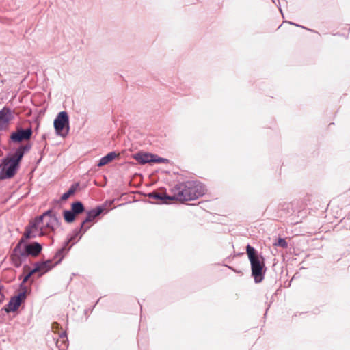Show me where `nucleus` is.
I'll use <instances>...</instances> for the list:
<instances>
[{
  "mask_svg": "<svg viewBox=\"0 0 350 350\" xmlns=\"http://www.w3.org/2000/svg\"><path fill=\"white\" fill-rule=\"evenodd\" d=\"M90 226H83V228H81L80 226L79 228L75 229L72 234L68 236L66 241L64 242V244L69 247V243L72 242L71 245H75L76 242L81 239L83 234L90 228Z\"/></svg>",
  "mask_w": 350,
  "mask_h": 350,
  "instance_id": "9",
  "label": "nucleus"
},
{
  "mask_svg": "<svg viewBox=\"0 0 350 350\" xmlns=\"http://www.w3.org/2000/svg\"><path fill=\"white\" fill-rule=\"evenodd\" d=\"M288 23H289V24H291V25H295V26H297V27H302V28H305L304 27L301 26V25H297V24H295V23H293V22H288Z\"/></svg>",
  "mask_w": 350,
  "mask_h": 350,
  "instance_id": "27",
  "label": "nucleus"
},
{
  "mask_svg": "<svg viewBox=\"0 0 350 350\" xmlns=\"http://www.w3.org/2000/svg\"><path fill=\"white\" fill-rule=\"evenodd\" d=\"M246 252L251 265L252 276L254 278V282L258 284L264 280L267 271L265 258L249 244L246 247Z\"/></svg>",
  "mask_w": 350,
  "mask_h": 350,
  "instance_id": "3",
  "label": "nucleus"
},
{
  "mask_svg": "<svg viewBox=\"0 0 350 350\" xmlns=\"http://www.w3.org/2000/svg\"><path fill=\"white\" fill-rule=\"evenodd\" d=\"M176 200H194L205 193L203 184L198 181L189 180L177 184L173 189Z\"/></svg>",
  "mask_w": 350,
  "mask_h": 350,
  "instance_id": "2",
  "label": "nucleus"
},
{
  "mask_svg": "<svg viewBox=\"0 0 350 350\" xmlns=\"http://www.w3.org/2000/svg\"><path fill=\"white\" fill-rule=\"evenodd\" d=\"M168 162V159L165 158L159 157L157 155L154 154V158H152V163H165Z\"/></svg>",
  "mask_w": 350,
  "mask_h": 350,
  "instance_id": "25",
  "label": "nucleus"
},
{
  "mask_svg": "<svg viewBox=\"0 0 350 350\" xmlns=\"http://www.w3.org/2000/svg\"><path fill=\"white\" fill-rule=\"evenodd\" d=\"M72 247V245L68 247L64 243V245L59 248L54 255L53 259L56 260L55 265L59 264L62 260L64 259L65 255L68 252L70 248Z\"/></svg>",
  "mask_w": 350,
  "mask_h": 350,
  "instance_id": "15",
  "label": "nucleus"
},
{
  "mask_svg": "<svg viewBox=\"0 0 350 350\" xmlns=\"http://www.w3.org/2000/svg\"><path fill=\"white\" fill-rule=\"evenodd\" d=\"M79 183H75L72 184L68 189V190L62 194V196H61V200H66L70 196L73 195L77 191V189L79 187Z\"/></svg>",
  "mask_w": 350,
  "mask_h": 350,
  "instance_id": "19",
  "label": "nucleus"
},
{
  "mask_svg": "<svg viewBox=\"0 0 350 350\" xmlns=\"http://www.w3.org/2000/svg\"><path fill=\"white\" fill-rule=\"evenodd\" d=\"M14 118L13 111L7 107L0 110V131L4 130Z\"/></svg>",
  "mask_w": 350,
  "mask_h": 350,
  "instance_id": "8",
  "label": "nucleus"
},
{
  "mask_svg": "<svg viewBox=\"0 0 350 350\" xmlns=\"http://www.w3.org/2000/svg\"><path fill=\"white\" fill-rule=\"evenodd\" d=\"M119 154L116 153L115 151H112L109 152L105 156L101 157L97 163L98 167H103L109 163L111 162L113 159L118 157Z\"/></svg>",
  "mask_w": 350,
  "mask_h": 350,
  "instance_id": "16",
  "label": "nucleus"
},
{
  "mask_svg": "<svg viewBox=\"0 0 350 350\" xmlns=\"http://www.w3.org/2000/svg\"><path fill=\"white\" fill-rule=\"evenodd\" d=\"M272 1H273V3H275V0H272Z\"/></svg>",
  "mask_w": 350,
  "mask_h": 350,
  "instance_id": "29",
  "label": "nucleus"
},
{
  "mask_svg": "<svg viewBox=\"0 0 350 350\" xmlns=\"http://www.w3.org/2000/svg\"><path fill=\"white\" fill-rule=\"evenodd\" d=\"M275 245L282 248H286L288 247L287 241L284 238H279Z\"/></svg>",
  "mask_w": 350,
  "mask_h": 350,
  "instance_id": "24",
  "label": "nucleus"
},
{
  "mask_svg": "<svg viewBox=\"0 0 350 350\" xmlns=\"http://www.w3.org/2000/svg\"><path fill=\"white\" fill-rule=\"evenodd\" d=\"M63 216L67 223L73 222L76 218V215L71 210H64L63 211Z\"/></svg>",
  "mask_w": 350,
  "mask_h": 350,
  "instance_id": "21",
  "label": "nucleus"
},
{
  "mask_svg": "<svg viewBox=\"0 0 350 350\" xmlns=\"http://www.w3.org/2000/svg\"><path fill=\"white\" fill-rule=\"evenodd\" d=\"M105 207L103 206H98L95 208L88 211L87 212V216L85 219L82 221L81 224V228H83L86 223L94 221L98 216L103 213Z\"/></svg>",
  "mask_w": 350,
  "mask_h": 350,
  "instance_id": "11",
  "label": "nucleus"
},
{
  "mask_svg": "<svg viewBox=\"0 0 350 350\" xmlns=\"http://www.w3.org/2000/svg\"><path fill=\"white\" fill-rule=\"evenodd\" d=\"M278 7L279 8V10H280V12L282 14V11L281 8L279 5H278Z\"/></svg>",
  "mask_w": 350,
  "mask_h": 350,
  "instance_id": "28",
  "label": "nucleus"
},
{
  "mask_svg": "<svg viewBox=\"0 0 350 350\" xmlns=\"http://www.w3.org/2000/svg\"><path fill=\"white\" fill-rule=\"evenodd\" d=\"M133 158L140 164L152 163L154 154L148 152H137L133 155Z\"/></svg>",
  "mask_w": 350,
  "mask_h": 350,
  "instance_id": "14",
  "label": "nucleus"
},
{
  "mask_svg": "<svg viewBox=\"0 0 350 350\" xmlns=\"http://www.w3.org/2000/svg\"><path fill=\"white\" fill-rule=\"evenodd\" d=\"M56 265L53 263V260L49 259L45 261L36 262L34 264L33 269H37V273H41L42 275L52 269Z\"/></svg>",
  "mask_w": 350,
  "mask_h": 350,
  "instance_id": "12",
  "label": "nucleus"
},
{
  "mask_svg": "<svg viewBox=\"0 0 350 350\" xmlns=\"http://www.w3.org/2000/svg\"><path fill=\"white\" fill-rule=\"evenodd\" d=\"M57 215V214L55 213H53L52 209H49V210L45 211L41 216H43V219L46 217H49V218H50L51 217V215Z\"/></svg>",
  "mask_w": 350,
  "mask_h": 350,
  "instance_id": "26",
  "label": "nucleus"
},
{
  "mask_svg": "<svg viewBox=\"0 0 350 350\" xmlns=\"http://www.w3.org/2000/svg\"><path fill=\"white\" fill-rule=\"evenodd\" d=\"M54 128L57 135L66 137L69 132V117L65 111L59 112L54 120Z\"/></svg>",
  "mask_w": 350,
  "mask_h": 350,
  "instance_id": "5",
  "label": "nucleus"
},
{
  "mask_svg": "<svg viewBox=\"0 0 350 350\" xmlns=\"http://www.w3.org/2000/svg\"><path fill=\"white\" fill-rule=\"evenodd\" d=\"M148 196L150 198L160 200L162 204H168L170 201L176 200L174 193L172 196H170L167 195L166 193L153 191L149 193L148 194Z\"/></svg>",
  "mask_w": 350,
  "mask_h": 350,
  "instance_id": "13",
  "label": "nucleus"
},
{
  "mask_svg": "<svg viewBox=\"0 0 350 350\" xmlns=\"http://www.w3.org/2000/svg\"><path fill=\"white\" fill-rule=\"evenodd\" d=\"M24 243V239H21L10 255L12 265L20 267L27 260L28 256H38L42 250V245L38 242Z\"/></svg>",
  "mask_w": 350,
  "mask_h": 350,
  "instance_id": "1",
  "label": "nucleus"
},
{
  "mask_svg": "<svg viewBox=\"0 0 350 350\" xmlns=\"http://www.w3.org/2000/svg\"><path fill=\"white\" fill-rule=\"evenodd\" d=\"M70 210L77 215L85 211V206L81 201H75L71 204Z\"/></svg>",
  "mask_w": 350,
  "mask_h": 350,
  "instance_id": "18",
  "label": "nucleus"
},
{
  "mask_svg": "<svg viewBox=\"0 0 350 350\" xmlns=\"http://www.w3.org/2000/svg\"><path fill=\"white\" fill-rule=\"evenodd\" d=\"M20 165L12 160L10 157L2 159L0 163V179H9L14 176Z\"/></svg>",
  "mask_w": 350,
  "mask_h": 350,
  "instance_id": "4",
  "label": "nucleus"
},
{
  "mask_svg": "<svg viewBox=\"0 0 350 350\" xmlns=\"http://www.w3.org/2000/svg\"><path fill=\"white\" fill-rule=\"evenodd\" d=\"M27 293L25 291H22L18 295L12 296L8 304L5 306L4 310L7 313L16 311L23 301L26 299Z\"/></svg>",
  "mask_w": 350,
  "mask_h": 350,
  "instance_id": "7",
  "label": "nucleus"
},
{
  "mask_svg": "<svg viewBox=\"0 0 350 350\" xmlns=\"http://www.w3.org/2000/svg\"><path fill=\"white\" fill-rule=\"evenodd\" d=\"M61 226V221L57 215H53L49 221L46 222V227L52 231H55L57 228Z\"/></svg>",
  "mask_w": 350,
  "mask_h": 350,
  "instance_id": "17",
  "label": "nucleus"
},
{
  "mask_svg": "<svg viewBox=\"0 0 350 350\" xmlns=\"http://www.w3.org/2000/svg\"><path fill=\"white\" fill-rule=\"evenodd\" d=\"M37 269H32L26 275L24 276L21 284H20V289L22 291H25L27 292V287L25 285L29 279L31 277V275L36 273H37Z\"/></svg>",
  "mask_w": 350,
  "mask_h": 350,
  "instance_id": "20",
  "label": "nucleus"
},
{
  "mask_svg": "<svg viewBox=\"0 0 350 350\" xmlns=\"http://www.w3.org/2000/svg\"><path fill=\"white\" fill-rule=\"evenodd\" d=\"M33 131L31 126L25 129L21 126L16 128V131L11 133L10 141L14 143H21L23 141L29 140L32 136Z\"/></svg>",
  "mask_w": 350,
  "mask_h": 350,
  "instance_id": "6",
  "label": "nucleus"
},
{
  "mask_svg": "<svg viewBox=\"0 0 350 350\" xmlns=\"http://www.w3.org/2000/svg\"><path fill=\"white\" fill-rule=\"evenodd\" d=\"M43 222V216L36 217L28 226L31 229L37 230L41 223Z\"/></svg>",
  "mask_w": 350,
  "mask_h": 350,
  "instance_id": "22",
  "label": "nucleus"
},
{
  "mask_svg": "<svg viewBox=\"0 0 350 350\" xmlns=\"http://www.w3.org/2000/svg\"><path fill=\"white\" fill-rule=\"evenodd\" d=\"M31 147L32 145L31 143L21 145L16 149L13 154L10 157V158L20 165L23 156L26 152H29L31 149Z\"/></svg>",
  "mask_w": 350,
  "mask_h": 350,
  "instance_id": "10",
  "label": "nucleus"
},
{
  "mask_svg": "<svg viewBox=\"0 0 350 350\" xmlns=\"http://www.w3.org/2000/svg\"><path fill=\"white\" fill-rule=\"evenodd\" d=\"M32 230L30 227L28 226L25 228V233L21 239H24V243H26L25 241L27 239H31L32 237H36V234H32Z\"/></svg>",
  "mask_w": 350,
  "mask_h": 350,
  "instance_id": "23",
  "label": "nucleus"
}]
</instances>
